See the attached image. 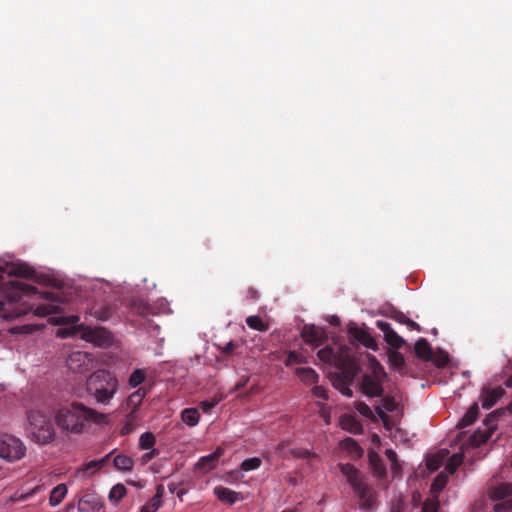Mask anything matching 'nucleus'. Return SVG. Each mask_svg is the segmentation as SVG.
Returning a JSON list of instances; mask_svg holds the SVG:
<instances>
[{
    "instance_id": "nucleus-21",
    "label": "nucleus",
    "mask_w": 512,
    "mask_h": 512,
    "mask_svg": "<svg viewBox=\"0 0 512 512\" xmlns=\"http://www.w3.org/2000/svg\"><path fill=\"white\" fill-rule=\"evenodd\" d=\"M164 494V488L162 485H158L156 488V494L141 508L143 512H156L162 505V496Z\"/></svg>"
},
{
    "instance_id": "nucleus-2",
    "label": "nucleus",
    "mask_w": 512,
    "mask_h": 512,
    "mask_svg": "<svg viewBox=\"0 0 512 512\" xmlns=\"http://www.w3.org/2000/svg\"><path fill=\"white\" fill-rule=\"evenodd\" d=\"M104 414L79 402L59 408L55 415L57 426L65 432L81 433L90 423H100Z\"/></svg>"
},
{
    "instance_id": "nucleus-20",
    "label": "nucleus",
    "mask_w": 512,
    "mask_h": 512,
    "mask_svg": "<svg viewBox=\"0 0 512 512\" xmlns=\"http://www.w3.org/2000/svg\"><path fill=\"white\" fill-rule=\"evenodd\" d=\"M415 353L417 357L424 361L432 359V348L430 343L425 339L421 338L415 343Z\"/></svg>"
},
{
    "instance_id": "nucleus-10",
    "label": "nucleus",
    "mask_w": 512,
    "mask_h": 512,
    "mask_svg": "<svg viewBox=\"0 0 512 512\" xmlns=\"http://www.w3.org/2000/svg\"><path fill=\"white\" fill-rule=\"evenodd\" d=\"M355 494L361 501V508L370 509L374 505V497L370 486L365 482H361L353 488Z\"/></svg>"
},
{
    "instance_id": "nucleus-13",
    "label": "nucleus",
    "mask_w": 512,
    "mask_h": 512,
    "mask_svg": "<svg viewBox=\"0 0 512 512\" xmlns=\"http://www.w3.org/2000/svg\"><path fill=\"white\" fill-rule=\"evenodd\" d=\"M9 275L26 279H32L38 283L42 282V279L37 276L35 269L26 263H19L13 265L9 271Z\"/></svg>"
},
{
    "instance_id": "nucleus-11",
    "label": "nucleus",
    "mask_w": 512,
    "mask_h": 512,
    "mask_svg": "<svg viewBox=\"0 0 512 512\" xmlns=\"http://www.w3.org/2000/svg\"><path fill=\"white\" fill-rule=\"evenodd\" d=\"M223 453L224 450L221 447H218L213 453L202 456L197 462V468L203 473L211 471L216 467L217 462Z\"/></svg>"
},
{
    "instance_id": "nucleus-48",
    "label": "nucleus",
    "mask_w": 512,
    "mask_h": 512,
    "mask_svg": "<svg viewBox=\"0 0 512 512\" xmlns=\"http://www.w3.org/2000/svg\"><path fill=\"white\" fill-rule=\"evenodd\" d=\"M439 502L436 499H427L422 505V512H437Z\"/></svg>"
},
{
    "instance_id": "nucleus-41",
    "label": "nucleus",
    "mask_w": 512,
    "mask_h": 512,
    "mask_svg": "<svg viewBox=\"0 0 512 512\" xmlns=\"http://www.w3.org/2000/svg\"><path fill=\"white\" fill-rule=\"evenodd\" d=\"M261 464H262V460L259 457H252V458L245 459L241 463V469L243 471H251V470L258 469L261 466Z\"/></svg>"
},
{
    "instance_id": "nucleus-46",
    "label": "nucleus",
    "mask_w": 512,
    "mask_h": 512,
    "mask_svg": "<svg viewBox=\"0 0 512 512\" xmlns=\"http://www.w3.org/2000/svg\"><path fill=\"white\" fill-rule=\"evenodd\" d=\"M56 312L55 305H38L35 309V314L38 316H47Z\"/></svg>"
},
{
    "instance_id": "nucleus-58",
    "label": "nucleus",
    "mask_w": 512,
    "mask_h": 512,
    "mask_svg": "<svg viewBox=\"0 0 512 512\" xmlns=\"http://www.w3.org/2000/svg\"><path fill=\"white\" fill-rule=\"evenodd\" d=\"M387 459L390 461L391 466H398L397 454L393 449H387L385 451Z\"/></svg>"
},
{
    "instance_id": "nucleus-4",
    "label": "nucleus",
    "mask_w": 512,
    "mask_h": 512,
    "mask_svg": "<svg viewBox=\"0 0 512 512\" xmlns=\"http://www.w3.org/2000/svg\"><path fill=\"white\" fill-rule=\"evenodd\" d=\"M27 431L39 444H47L54 439L55 432L50 419L39 411H29L27 414Z\"/></svg>"
},
{
    "instance_id": "nucleus-52",
    "label": "nucleus",
    "mask_w": 512,
    "mask_h": 512,
    "mask_svg": "<svg viewBox=\"0 0 512 512\" xmlns=\"http://www.w3.org/2000/svg\"><path fill=\"white\" fill-rule=\"evenodd\" d=\"M79 321V317L77 315H71L68 317H59L56 320L57 324H68L74 327L75 324H77Z\"/></svg>"
},
{
    "instance_id": "nucleus-56",
    "label": "nucleus",
    "mask_w": 512,
    "mask_h": 512,
    "mask_svg": "<svg viewBox=\"0 0 512 512\" xmlns=\"http://www.w3.org/2000/svg\"><path fill=\"white\" fill-rule=\"evenodd\" d=\"M377 327L384 333V336H387L390 331H393L391 324L385 321H377Z\"/></svg>"
},
{
    "instance_id": "nucleus-37",
    "label": "nucleus",
    "mask_w": 512,
    "mask_h": 512,
    "mask_svg": "<svg viewBox=\"0 0 512 512\" xmlns=\"http://www.w3.org/2000/svg\"><path fill=\"white\" fill-rule=\"evenodd\" d=\"M448 474L445 471L440 472L434 479L431 489L434 492H440L447 484Z\"/></svg>"
},
{
    "instance_id": "nucleus-9",
    "label": "nucleus",
    "mask_w": 512,
    "mask_h": 512,
    "mask_svg": "<svg viewBox=\"0 0 512 512\" xmlns=\"http://www.w3.org/2000/svg\"><path fill=\"white\" fill-rule=\"evenodd\" d=\"M103 507L101 496L96 493H85L78 501L80 512H97Z\"/></svg>"
},
{
    "instance_id": "nucleus-18",
    "label": "nucleus",
    "mask_w": 512,
    "mask_h": 512,
    "mask_svg": "<svg viewBox=\"0 0 512 512\" xmlns=\"http://www.w3.org/2000/svg\"><path fill=\"white\" fill-rule=\"evenodd\" d=\"M302 337L305 342L310 344H320L324 339L323 332L315 325L305 326Z\"/></svg>"
},
{
    "instance_id": "nucleus-14",
    "label": "nucleus",
    "mask_w": 512,
    "mask_h": 512,
    "mask_svg": "<svg viewBox=\"0 0 512 512\" xmlns=\"http://www.w3.org/2000/svg\"><path fill=\"white\" fill-rule=\"evenodd\" d=\"M348 331L354 339L362 343L364 346L368 348H373L375 346L373 337L367 331L357 327L356 325L349 326Z\"/></svg>"
},
{
    "instance_id": "nucleus-42",
    "label": "nucleus",
    "mask_w": 512,
    "mask_h": 512,
    "mask_svg": "<svg viewBox=\"0 0 512 512\" xmlns=\"http://www.w3.org/2000/svg\"><path fill=\"white\" fill-rule=\"evenodd\" d=\"M385 340L390 346L396 349L400 348L404 343L403 338H401L394 330L390 331L389 334L385 336Z\"/></svg>"
},
{
    "instance_id": "nucleus-26",
    "label": "nucleus",
    "mask_w": 512,
    "mask_h": 512,
    "mask_svg": "<svg viewBox=\"0 0 512 512\" xmlns=\"http://www.w3.org/2000/svg\"><path fill=\"white\" fill-rule=\"evenodd\" d=\"M182 421L190 427L198 424L200 414L196 408H186L181 412Z\"/></svg>"
},
{
    "instance_id": "nucleus-31",
    "label": "nucleus",
    "mask_w": 512,
    "mask_h": 512,
    "mask_svg": "<svg viewBox=\"0 0 512 512\" xmlns=\"http://www.w3.org/2000/svg\"><path fill=\"white\" fill-rule=\"evenodd\" d=\"M246 324L249 328L260 332H265L269 329L268 323H265L262 318L257 315L247 317Z\"/></svg>"
},
{
    "instance_id": "nucleus-36",
    "label": "nucleus",
    "mask_w": 512,
    "mask_h": 512,
    "mask_svg": "<svg viewBox=\"0 0 512 512\" xmlns=\"http://www.w3.org/2000/svg\"><path fill=\"white\" fill-rule=\"evenodd\" d=\"M146 379V374L142 369H135L129 377V385L133 388L141 385Z\"/></svg>"
},
{
    "instance_id": "nucleus-38",
    "label": "nucleus",
    "mask_w": 512,
    "mask_h": 512,
    "mask_svg": "<svg viewBox=\"0 0 512 512\" xmlns=\"http://www.w3.org/2000/svg\"><path fill=\"white\" fill-rule=\"evenodd\" d=\"M438 368H444L449 363V355L446 351L439 350L435 354L432 353V359Z\"/></svg>"
},
{
    "instance_id": "nucleus-64",
    "label": "nucleus",
    "mask_w": 512,
    "mask_h": 512,
    "mask_svg": "<svg viewBox=\"0 0 512 512\" xmlns=\"http://www.w3.org/2000/svg\"><path fill=\"white\" fill-rule=\"evenodd\" d=\"M340 392L347 397L353 396V392L350 388V385H347L344 389L340 390Z\"/></svg>"
},
{
    "instance_id": "nucleus-59",
    "label": "nucleus",
    "mask_w": 512,
    "mask_h": 512,
    "mask_svg": "<svg viewBox=\"0 0 512 512\" xmlns=\"http://www.w3.org/2000/svg\"><path fill=\"white\" fill-rule=\"evenodd\" d=\"M158 455V450L157 449H152L150 452H147L145 453L142 457H141V461L143 464H146L148 463L152 458H154L155 456Z\"/></svg>"
},
{
    "instance_id": "nucleus-23",
    "label": "nucleus",
    "mask_w": 512,
    "mask_h": 512,
    "mask_svg": "<svg viewBox=\"0 0 512 512\" xmlns=\"http://www.w3.org/2000/svg\"><path fill=\"white\" fill-rule=\"evenodd\" d=\"M479 414V408L476 403H474L464 414V416L461 418V420L458 423L459 428H465L470 426L475 422Z\"/></svg>"
},
{
    "instance_id": "nucleus-50",
    "label": "nucleus",
    "mask_w": 512,
    "mask_h": 512,
    "mask_svg": "<svg viewBox=\"0 0 512 512\" xmlns=\"http://www.w3.org/2000/svg\"><path fill=\"white\" fill-rule=\"evenodd\" d=\"M99 462H96V460H92L88 463H86L82 469L80 471H82L83 473H88L90 475L94 474L96 471L100 470L99 469Z\"/></svg>"
},
{
    "instance_id": "nucleus-15",
    "label": "nucleus",
    "mask_w": 512,
    "mask_h": 512,
    "mask_svg": "<svg viewBox=\"0 0 512 512\" xmlns=\"http://www.w3.org/2000/svg\"><path fill=\"white\" fill-rule=\"evenodd\" d=\"M214 494L221 502H225L230 505L242 499V497H240V493L223 486L215 487Z\"/></svg>"
},
{
    "instance_id": "nucleus-7",
    "label": "nucleus",
    "mask_w": 512,
    "mask_h": 512,
    "mask_svg": "<svg viewBox=\"0 0 512 512\" xmlns=\"http://www.w3.org/2000/svg\"><path fill=\"white\" fill-rule=\"evenodd\" d=\"M82 338L100 347H108L112 344L113 338L109 331L103 327L90 328L83 327Z\"/></svg>"
},
{
    "instance_id": "nucleus-55",
    "label": "nucleus",
    "mask_w": 512,
    "mask_h": 512,
    "mask_svg": "<svg viewBox=\"0 0 512 512\" xmlns=\"http://www.w3.org/2000/svg\"><path fill=\"white\" fill-rule=\"evenodd\" d=\"M82 327H78L77 329L75 327L72 328H60L57 331V336L61 338L69 337L70 335H73L76 333L77 330H80Z\"/></svg>"
},
{
    "instance_id": "nucleus-33",
    "label": "nucleus",
    "mask_w": 512,
    "mask_h": 512,
    "mask_svg": "<svg viewBox=\"0 0 512 512\" xmlns=\"http://www.w3.org/2000/svg\"><path fill=\"white\" fill-rule=\"evenodd\" d=\"M463 458H464L463 454H459V453L453 454L448 459V462L445 467V472H447L448 474L455 473L456 470L458 469V467L462 464Z\"/></svg>"
},
{
    "instance_id": "nucleus-63",
    "label": "nucleus",
    "mask_w": 512,
    "mask_h": 512,
    "mask_svg": "<svg viewBox=\"0 0 512 512\" xmlns=\"http://www.w3.org/2000/svg\"><path fill=\"white\" fill-rule=\"evenodd\" d=\"M406 325L411 329V330H417V331H420V326L419 324H417L416 322H414L413 320L411 319H406Z\"/></svg>"
},
{
    "instance_id": "nucleus-34",
    "label": "nucleus",
    "mask_w": 512,
    "mask_h": 512,
    "mask_svg": "<svg viewBox=\"0 0 512 512\" xmlns=\"http://www.w3.org/2000/svg\"><path fill=\"white\" fill-rule=\"evenodd\" d=\"M156 443L155 436L152 432H145L139 438V447L142 450H149L153 448Z\"/></svg>"
},
{
    "instance_id": "nucleus-40",
    "label": "nucleus",
    "mask_w": 512,
    "mask_h": 512,
    "mask_svg": "<svg viewBox=\"0 0 512 512\" xmlns=\"http://www.w3.org/2000/svg\"><path fill=\"white\" fill-rule=\"evenodd\" d=\"M444 457H445L444 453L430 456L426 461L427 468L430 471H436L441 466V464L444 460Z\"/></svg>"
},
{
    "instance_id": "nucleus-57",
    "label": "nucleus",
    "mask_w": 512,
    "mask_h": 512,
    "mask_svg": "<svg viewBox=\"0 0 512 512\" xmlns=\"http://www.w3.org/2000/svg\"><path fill=\"white\" fill-rule=\"evenodd\" d=\"M218 402L215 400V401H202L200 403V408L202 409V411L204 413H209L217 404Z\"/></svg>"
},
{
    "instance_id": "nucleus-51",
    "label": "nucleus",
    "mask_w": 512,
    "mask_h": 512,
    "mask_svg": "<svg viewBox=\"0 0 512 512\" xmlns=\"http://www.w3.org/2000/svg\"><path fill=\"white\" fill-rule=\"evenodd\" d=\"M312 394L319 399L327 400L328 399V393L324 386H314L312 388Z\"/></svg>"
},
{
    "instance_id": "nucleus-6",
    "label": "nucleus",
    "mask_w": 512,
    "mask_h": 512,
    "mask_svg": "<svg viewBox=\"0 0 512 512\" xmlns=\"http://www.w3.org/2000/svg\"><path fill=\"white\" fill-rule=\"evenodd\" d=\"M491 497L494 500H502L495 504V512L512 510V483H501L493 488Z\"/></svg>"
},
{
    "instance_id": "nucleus-45",
    "label": "nucleus",
    "mask_w": 512,
    "mask_h": 512,
    "mask_svg": "<svg viewBox=\"0 0 512 512\" xmlns=\"http://www.w3.org/2000/svg\"><path fill=\"white\" fill-rule=\"evenodd\" d=\"M390 363L396 368H402L405 364L404 356L400 352H392L389 355Z\"/></svg>"
},
{
    "instance_id": "nucleus-44",
    "label": "nucleus",
    "mask_w": 512,
    "mask_h": 512,
    "mask_svg": "<svg viewBox=\"0 0 512 512\" xmlns=\"http://www.w3.org/2000/svg\"><path fill=\"white\" fill-rule=\"evenodd\" d=\"M95 317L100 321H107L112 316V308L110 306H103L94 312Z\"/></svg>"
},
{
    "instance_id": "nucleus-3",
    "label": "nucleus",
    "mask_w": 512,
    "mask_h": 512,
    "mask_svg": "<svg viewBox=\"0 0 512 512\" xmlns=\"http://www.w3.org/2000/svg\"><path fill=\"white\" fill-rule=\"evenodd\" d=\"M87 392L97 402L108 404L118 389V380L107 370L99 369L93 372L86 382Z\"/></svg>"
},
{
    "instance_id": "nucleus-53",
    "label": "nucleus",
    "mask_w": 512,
    "mask_h": 512,
    "mask_svg": "<svg viewBox=\"0 0 512 512\" xmlns=\"http://www.w3.org/2000/svg\"><path fill=\"white\" fill-rule=\"evenodd\" d=\"M333 350L331 348H323L318 352V357L325 362H330L333 358Z\"/></svg>"
},
{
    "instance_id": "nucleus-54",
    "label": "nucleus",
    "mask_w": 512,
    "mask_h": 512,
    "mask_svg": "<svg viewBox=\"0 0 512 512\" xmlns=\"http://www.w3.org/2000/svg\"><path fill=\"white\" fill-rule=\"evenodd\" d=\"M332 383L333 386L339 391L344 389L347 385H349L345 379L343 380V377H340L337 374L333 376Z\"/></svg>"
},
{
    "instance_id": "nucleus-47",
    "label": "nucleus",
    "mask_w": 512,
    "mask_h": 512,
    "mask_svg": "<svg viewBox=\"0 0 512 512\" xmlns=\"http://www.w3.org/2000/svg\"><path fill=\"white\" fill-rule=\"evenodd\" d=\"M355 408L364 417H366V418L373 417V412H372L371 408L366 403L360 402V401L356 402Z\"/></svg>"
},
{
    "instance_id": "nucleus-12",
    "label": "nucleus",
    "mask_w": 512,
    "mask_h": 512,
    "mask_svg": "<svg viewBox=\"0 0 512 512\" xmlns=\"http://www.w3.org/2000/svg\"><path fill=\"white\" fill-rule=\"evenodd\" d=\"M338 466L341 473L346 477L347 482L352 486V488L365 481L361 472L353 464L340 463Z\"/></svg>"
},
{
    "instance_id": "nucleus-5",
    "label": "nucleus",
    "mask_w": 512,
    "mask_h": 512,
    "mask_svg": "<svg viewBox=\"0 0 512 512\" xmlns=\"http://www.w3.org/2000/svg\"><path fill=\"white\" fill-rule=\"evenodd\" d=\"M26 447L23 442L9 434L0 436V457L7 461L14 462L24 457Z\"/></svg>"
},
{
    "instance_id": "nucleus-32",
    "label": "nucleus",
    "mask_w": 512,
    "mask_h": 512,
    "mask_svg": "<svg viewBox=\"0 0 512 512\" xmlns=\"http://www.w3.org/2000/svg\"><path fill=\"white\" fill-rule=\"evenodd\" d=\"M126 493V487L123 484L118 483L111 488L108 498L111 502L118 503Z\"/></svg>"
},
{
    "instance_id": "nucleus-1",
    "label": "nucleus",
    "mask_w": 512,
    "mask_h": 512,
    "mask_svg": "<svg viewBox=\"0 0 512 512\" xmlns=\"http://www.w3.org/2000/svg\"><path fill=\"white\" fill-rule=\"evenodd\" d=\"M6 304L0 300V314L5 319H16L28 314L35 304L31 302L33 297L54 300V295L47 292H39L36 287L22 281H10L5 288Z\"/></svg>"
},
{
    "instance_id": "nucleus-25",
    "label": "nucleus",
    "mask_w": 512,
    "mask_h": 512,
    "mask_svg": "<svg viewBox=\"0 0 512 512\" xmlns=\"http://www.w3.org/2000/svg\"><path fill=\"white\" fill-rule=\"evenodd\" d=\"M67 494V486L65 484H58L50 493L49 503L51 506L59 505Z\"/></svg>"
},
{
    "instance_id": "nucleus-19",
    "label": "nucleus",
    "mask_w": 512,
    "mask_h": 512,
    "mask_svg": "<svg viewBox=\"0 0 512 512\" xmlns=\"http://www.w3.org/2000/svg\"><path fill=\"white\" fill-rule=\"evenodd\" d=\"M342 372L337 375L343 377L348 384H351L358 373V368L354 361L347 359L341 363Z\"/></svg>"
},
{
    "instance_id": "nucleus-27",
    "label": "nucleus",
    "mask_w": 512,
    "mask_h": 512,
    "mask_svg": "<svg viewBox=\"0 0 512 512\" xmlns=\"http://www.w3.org/2000/svg\"><path fill=\"white\" fill-rule=\"evenodd\" d=\"M146 394L147 390L145 388H138L127 398V406L132 408V411H135L141 405Z\"/></svg>"
},
{
    "instance_id": "nucleus-61",
    "label": "nucleus",
    "mask_w": 512,
    "mask_h": 512,
    "mask_svg": "<svg viewBox=\"0 0 512 512\" xmlns=\"http://www.w3.org/2000/svg\"><path fill=\"white\" fill-rule=\"evenodd\" d=\"M237 347V344L233 341L228 342L222 349V352L226 355H230L233 353L235 348Z\"/></svg>"
},
{
    "instance_id": "nucleus-17",
    "label": "nucleus",
    "mask_w": 512,
    "mask_h": 512,
    "mask_svg": "<svg viewBox=\"0 0 512 512\" xmlns=\"http://www.w3.org/2000/svg\"><path fill=\"white\" fill-rule=\"evenodd\" d=\"M368 459L375 476L379 479L385 478L387 471L381 457L376 452L370 451L368 453Z\"/></svg>"
},
{
    "instance_id": "nucleus-39",
    "label": "nucleus",
    "mask_w": 512,
    "mask_h": 512,
    "mask_svg": "<svg viewBox=\"0 0 512 512\" xmlns=\"http://www.w3.org/2000/svg\"><path fill=\"white\" fill-rule=\"evenodd\" d=\"M343 447L351 454L361 456L363 453L362 448L353 438H346L343 441Z\"/></svg>"
},
{
    "instance_id": "nucleus-49",
    "label": "nucleus",
    "mask_w": 512,
    "mask_h": 512,
    "mask_svg": "<svg viewBox=\"0 0 512 512\" xmlns=\"http://www.w3.org/2000/svg\"><path fill=\"white\" fill-rule=\"evenodd\" d=\"M292 454L297 458L312 459L317 458L316 454L307 449H294Z\"/></svg>"
},
{
    "instance_id": "nucleus-8",
    "label": "nucleus",
    "mask_w": 512,
    "mask_h": 512,
    "mask_svg": "<svg viewBox=\"0 0 512 512\" xmlns=\"http://www.w3.org/2000/svg\"><path fill=\"white\" fill-rule=\"evenodd\" d=\"M381 372L385 375L382 367L380 366L378 369L374 370L375 377L370 375H364L361 383L362 392L369 397H379L383 394V387L378 380V373Z\"/></svg>"
},
{
    "instance_id": "nucleus-16",
    "label": "nucleus",
    "mask_w": 512,
    "mask_h": 512,
    "mask_svg": "<svg viewBox=\"0 0 512 512\" xmlns=\"http://www.w3.org/2000/svg\"><path fill=\"white\" fill-rule=\"evenodd\" d=\"M504 390L501 387L487 389L482 394V407L490 409L503 396Z\"/></svg>"
},
{
    "instance_id": "nucleus-29",
    "label": "nucleus",
    "mask_w": 512,
    "mask_h": 512,
    "mask_svg": "<svg viewBox=\"0 0 512 512\" xmlns=\"http://www.w3.org/2000/svg\"><path fill=\"white\" fill-rule=\"evenodd\" d=\"M87 355L81 351L73 352L68 360V366L74 371H81V366L85 362Z\"/></svg>"
},
{
    "instance_id": "nucleus-30",
    "label": "nucleus",
    "mask_w": 512,
    "mask_h": 512,
    "mask_svg": "<svg viewBox=\"0 0 512 512\" xmlns=\"http://www.w3.org/2000/svg\"><path fill=\"white\" fill-rule=\"evenodd\" d=\"M131 308L133 311H135L137 314L141 316H147L152 313V308L150 304L141 298L133 299Z\"/></svg>"
},
{
    "instance_id": "nucleus-24",
    "label": "nucleus",
    "mask_w": 512,
    "mask_h": 512,
    "mask_svg": "<svg viewBox=\"0 0 512 512\" xmlns=\"http://www.w3.org/2000/svg\"><path fill=\"white\" fill-rule=\"evenodd\" d=\"M115 469L119 471H132L134 467V461L131 457L119 454L113 460Z\"/></svg>"
},
{
    "instance_id": "nucleus-28",
    "label": "nucleus",
    "mask_w": 512,
    "mask_h": 512,
    "mask_svg": "<svg viewBox=\"0 0 512 512\" xmlns=\"http://www.w3.org/2000/svg\"><path fill=\"white\" fill-rule=\"evenodd\" d=\"M297 376L305 383L312 384L318 381V374L316 371L310 367L307 368H297L296 369Z\"/></svg>"
},
{
    "instance_id": "nucleus-62",
    "label": "nucleus",
    "mask_w": 512,
    "mask_h": 512,
    "mask_svg": "<svg viewBox=\"0 0 512 512\" xmlns=\"http://www.w3.org/2000/svg\"><path fill=\"white\" fill-rule=\"evenodd\" d=\"M259 297L258 295V291L254 288H249L247 290V298L251 299V300H257Z\"/></svg>"
},
{
    "instance_id": "nucleus-60",
    "label": "nucleus",
    "mask_w": 512,
    "mask_h": 512,
    "mask_svg": "<svg viewBox=\"0 0 512 512\" xmlns=\"http://www.w3.org/2000/svg\"><path fill=\"white\" fill-rule=\"evenodd\" d=\"M383 401H384V408L387 411L391 412L394 410V408H395L394 398L386 396Z\"/></svg>"
},
{
    "instance_id": "nucleus-22",
    "label": "nucleus",
    "mask_w": 512,
    "mask_h": 512,
    "mask_svg": "<svg viewBox=\"0 0 512 512\" xmlns=\"http://www.w3.org/2000/svg\"><path fill=\"white\" fill-rule=\"evenodd\" d=\"M341 426L344 430L353 434H360L363 431L362 424L354 416L351 415L342 418Z\"/></svg>"
},
{
    "instance_id": "nucleus-35",
    "label": "nucleus",
    "mask_w": 512,
    "mask_h": 512,
    "mask_svg": "<svg viewBox=\"0 0 512 512\" xmlns=\"http://www.w3.org/2000/svg\"><path fill=\"white\" fill-rule=\"evenodd\" d=\"M305 362V357L302 354L297 353L296 351H289L284 359V364L287 367H291L295 364H301Z\"/></svg>"
},
{
    "instance_id": "nucleus-43",
    "label": "nucleus",
    "mask_w": 512,
    "mask_h": 512,
    "mask_svg": "<svg viewBox=\"0 0 512 512\" xmlns=\"http://www.w3.org/2000/svg\"><path fill=\"white\" fill-rule=\"evenodd\" d=\"M490 437V434L487 433V432H481V431H476L473 433V435H471L470 437V442L472 445H480L481 443H484L486 442Z\"/></svg>"
}]
</instances>
